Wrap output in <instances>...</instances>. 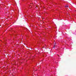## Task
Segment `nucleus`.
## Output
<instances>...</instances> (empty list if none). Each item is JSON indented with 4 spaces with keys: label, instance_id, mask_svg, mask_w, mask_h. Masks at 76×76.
<instances>
[{
    "label": "nucleus",
    "instance_id": "4",
    "mask_svg": "<svg viewBox=\"0 0 76 76\" xmlns=\"http://www.w3.org/2000/svg\"><path fill=\"white\" fill-rule=\"evenodd\" d=\"M0 41H1V40Z\"/></svg>",
    "mask_w": 76,
    "mask_h": 76
},
{
    "label": "nucleus",
    "instance_id": "1",
    "mask_svg": "<svg viewBox=\"0 0 76 76\" xmlns=\"http://www.w3.org/2000/svg\"><path fill=\"white\" fill-rule=\"evenodd\" d=\"M56 46H57V45H56V43H55L54 45L53 46L54 48H55L56 47Z\"/></svg>",
    "mask_w": 76,
    "mask_h": 76
},
{
    "label": "nucleus",
    "instance_id": "3",
    "mask_svg": "<svg viewBox=\"0 0 76 76\" xmlns=\"http://www.w3.org/2000/svg\"><path fill=\"white\" fill-rule=\"evenodd\" d=\"M68 8L69 9H70V8H69V7H68Z\"/></svg>",
    "mask_w": 76,
    "mask_h": 76
},
{
    "label": "nucleus",
    "instance_id": "2",
    "mask_svg": "<svg viewBox=\"0 0 76 76\" xmlns=\"http://www.w3.org/2000/svg\"><path fill=\"white\" fill-rule=\"evenodd\" d=\"M65 7H69V6L66 5V6H65Z\"/></svg>",
    "mask_w": 76,
    "mask_h": 76
}]
</instances>
